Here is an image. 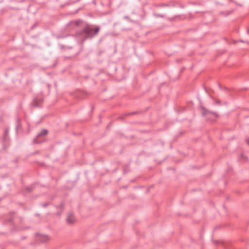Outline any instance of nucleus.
Returning <instances> with one entry per match:
<instances>
[{
    "mask_svg": "<svg viewBox=\"0 0 249 249\" xmlns=\"http://www.w3.org/2000/svg\"><path fill=\"white\" fill-rule=\"evenodd\" d=\"M124 18H128V17L126 16H125Z\"/></svg>",
    "mask_w": 249,
    "mask_h": 249,
    "instance_id": "nucleus-17",
    "label": "nucleus"
},
{
    "mask_svg": "<svg viewBox=\"0 0 249 249\" xmlns=\"http://www.w3.org/2000/svg\"><path fill=\"white\" fill-rule=\"evenodd\" d=\"M137 113V112H132L129 113L127 115H135V114H136Z\"/></svg>",
    "mask_w": 249,
    "mask_h": 249,
    "instance_id": "nucleus-12",
    "label": "nucleus"
},
{
    "mask_svg": "<svg viewBox=\"0 0 249 249\" xmlns=\"http://www.w3.org/2000/svg\"><path fill=\"white\" fill-rule=\"evenodd\" d=\"M155 16L156 17H160V18H164V15H162V14H154Z\"/></svg>",
    "mask_w": 249,
    "mask_h": 249,
    "instance_id": "nucleus-9",
    "label": "nucleus"
},
{
    "mask_svg": "<svg viewBox=\"0 0 249 249\" xmlns=\"http://www.w3.org/2000/svg\"><path fill=\"white\" fill-rule=\"evenodd\" d=\"M234 3H235L236 5H239V6H242V4H239V3H237V2H234Z\"/></svg>",
    "mask_w": 249,
    "mask_h": 249,
    "instance_id": "nucleus-14",
    "label": "nucleus"
},
{
    "mask_svg": "<svg viewBox=\"0 0 249 249\" xmlns=\"http://www.w3.org/2000/svg\"><path fill=\"white\" fill-rule=\"evenodd\" d=\"M49 240V237L47 235H43L39 238V240L42 243L47 242Z\"/></svg>",
    "mask_w": 249,
    "mask_h": 249,
    "instance_id": "nucleus-7",
    "label": "nucleus"
},
{
    "mask_svg": "<svg viewBox=\"0 0 249 249\" xmlns=\"http://www.w3.org/2000/svg\"><path fill=\"white\" fill-rule=\"evenodd\" d=\"M48 133V131L46 129H43L39 133H38L33 140L34 144L40 143L44 142V140H40L39 138L42 136H45Z\"/></svg>",
    "mask_w": 249,
    "mask_h": 249,
    "instance_id": "nucleus-2",
    "label": "nucleus"
},
{
    "mask_svg": "<svg viewBox=\"0 0 249 249\" xmlns=\"http://www.w3.org/2000/svg\"><path fill=\"white\" fill-rule=\"evenodd\" d=\"M16 133H18V129L21 127V124L20 123V119L18 118L16 121Z\"/></svg>",
    "mask_w": 249,
    "mask_h": 249,
    "instance_id": "nucleus-5",
    "label": "nucleus"
},
{
    "mask_svg": "<svg viewBox=\"0 0 249 249\" xmlns=\"http://www.w3.org/2000/svg\"><path fill=\"white\" fill-rule=\"evenodd\" d=\"M202 109H203V112H202V115L203 116H205L206 115V114L208 113H210L211 114H213L215 116L217 117L218 116V114L216 113V112H211V111H210L209 110H208L206 108H205L204 107H202Z\"/></svg>",
    "mask_w": 249,
    "mask_h": 249,
    "instance_id": "nucleus-4",
    "label": "nucleus"
},
{
    "mask_svg": "<svg viewBox=\"0 0 249 249\" xmlns=\"http://www.w3.org/2000/svg\"><path fill=\"white\" fill-rule=\"evenodd\" d=\"M75 221V217L72 212H69L67 218V222L68 224H72Z\"/></svg>",
    "mask_w": 249,
    "mask_h": 249,
    "instance_id": "nucleus-3",
    "label": "nucleus"
},
{
    "mask_svg": "<svg viewBox=\"0 0 249 249\" xmlns=\"http://www.w3.org/2000/svg\"><path fill=\"white\" fill-rule=\"evenodd\" d=\"M42 102V99H38L37 98H35L34 100V104L36 107H39L40 106V104H41Z\"/></svg>",
    "mask_w": 249,
    "mask_h": 249,
    "instance_id": "nucleus-6",
    "label": "nucleus"
},
{
    "mask_svg": "<svg viewBox=\"0 0 249 249\" xmlns=\"http://www.w3.org/2000/svg\"><path fill=\"white\" fill-rule=\"evenodd\" d=\"M49 204L48 203H45L42 204L41 205L43 207H46L49 205Z\"/></svg>",
    "mask_w": 249,
    "mask_h": 249,
    "instance_id": "nucleus-11",
    "label": "nucleus"
},
{
    "mask_svg": "<svg viewBox=\"0 0 249 249\" xmlns=\"http://www.w3.org/2000/svg\"><path fill=\"white\" fill-rule=\"evenodd\" d=\"M221 13L222 14H224V12H221Z\"/></svg>",
    "mask_w": 249,
    "mask_h": 249,
    "instance_id": "nucleus-19",
    "label": "nucleus"
},
{
    "mask_svg": "<svg viewBox=\"0 0 249 249\" xmlns=\"http://www.w3.org/2000/svg\"><path fill=\"white\" fill-rule=\"evenodd\" d=\"M26 189L29 192H31L33 190V187L32 186H30L27 187Z\"/></svg>",
    "mask_w": 249,
    "mask_h": 249,
    "instance_id": "nucleus-10",
    "label": "nucleus"
},
{
    "mask_svg": "<svg viewBox=\"0 0 249 249\" xmlns=\"http://www.w3.org/2000/svg\"><path fill=\"white\" fill-rule=\"evenodd\" d=\"M215 104H219V105H220L221 104V101L220 100H217L215 102Z\"/></svg>",
    "mask_w": 249,
    "mask_h": 249,
    "instance_id": "nucleus-13",
    "label": "nucleus"
},
{
    "mask_svg": "<svg viewBox=\"0 0 249 249\" xmlns=\"http://www.w3.org/2000/svg\"><path fill=\"white\" fill-rule=\"evenodd\" d=\"M163 5V6H168V5H167V4H164V5Z\"/></svg>",
    "mask_w": 249,
    "mask_h": 249,
    "instance_id": "nucleus-18",
    "label": "nucleus"
},
{
    "mask_svg": "<svg viewBox=\"0 0 249 249\" xmlns=\"http://www.w3.org/2000/svg\"><path fill=\"white\" fill-rule=\"evenodd\" d=\"M230 13H231V12H228V13H227L225 15H229Z\"/></svg>",
    "mask_w": 249,
    "mask_h": 249,
    "instance_id": "nucleus-16",
    "label": "nucleus"
},
{
    "mask_svg": "<svg viewBox=\"0 0 249 249\" xmlns=\"http://www.w3.org/2000/svg\"><path fill=\"white\" fill-rule=\"evenodd\" d=\"M100 27L95 25H88L82 30V33L86 34L84 40L92 38L96 36L100 31Z\"/></svg>",
    "mask_w": 249,
    "mask_h": 249,
    "instance_id": "nucleus-1",
    "label": "nucleus"
},
{
    "mask_svg": "<svg viewBox=\"0 0 249 249\" xmlns=\"http://www.w3.org/2000/svg\"><path fill=\"white\" fill-rule=\"evenodd\" d=\"M247 143H248V145H249V138H248L247 139Z\"/></svg>",
    "mask_w": 249,
    "mask_h": 249,
    "instance_id": "nucleus-15",
    "label": "nucleus"
},
{
    "mask_svg": "<svg viewBox=\"0 0 249 249\" xmlns=\"http://www.w3.org/2000/svg\"><path fill=\"white\" fill-rule=\"evenodd\" d=\"M8 131H9L8 129H7L5 130L4 135V137H3V139L4 140V141H6V140H7V137L8 134Z\"/></svg>",
    "mask_w": 249,
    "mask_h": 249,
    "instance_id": "nucleus-8",
    "label": "nucleus"
}]
</instances>
